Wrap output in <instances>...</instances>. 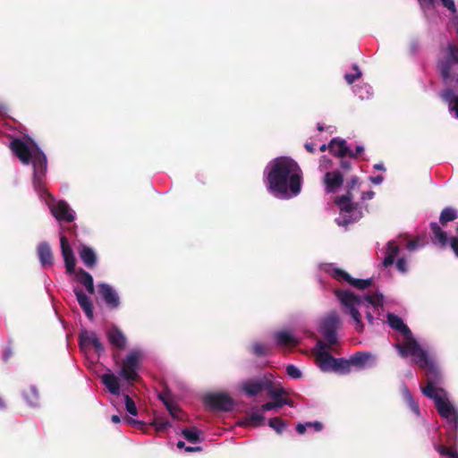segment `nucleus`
<instances>
[{
    "instance_id": "1",
    "label": "nucleus",
    "mask_w": 458,
    "mask_h": 458,
    "mask_svg": "<svg viewBox=\"0 0 458 458\" xmlns=\"http://www.w3.org/2000/svg\"><path fill=\"white\" fill-rule=\"evenodd\" d=\"M302 171L293 159L281 157L271 162L266 183L267 189L283 198L300 194L302 185Z\"/></svg>"
},
{
    "instance_id": "2",
    "label": "nucleus",
    "mask_w": 458,
    "mask_h": 458,
    "mask_svg": "<svg viewBox=\"0 0 458 458\" xmlns=\"http://www.w3.org/2000/svg\"><path fill=\"white\" fill-rule=\"evenodd\" d=\"M10 148L22 164L29 165L30 162L32 163V183L35 191L41 197L47 195L51 201H54L53 196L48 193L44 186V179L47 170V160L43 151L36 144H33L30 148L26 142L18 138L11 141Z\"/></svg>"
},
{
    "instance_id": "3",
    "label": "nucleus",
    "mask_w": 458,
    "mask_h": 458,
    "mask_svg": "<svg viewBox=\"0 0 458 458\" xmlns=\"http://www.w3.org/2000/svg\"><path fill=\"white\" fill-rule=\"evenodd\" d=\"M409 355L412 356V361L420 369L426 370L427 385L422 387V393L427 396L429 389L431 395L438 394L441 387H437L442 383V374L435 360L431 359L427 351L421 346L411 352Z\"/></svg>"
},
{
    "instance_id": "4",
    "label": "nucleus",
    "mask_w": 458,
    "mask_h": 458,
    "mask_svg": "<svg viewBox=\"0 0 458 458\" xmlns=\"http://www.w3.org/2000/svg\"><path fill=\"white\" fill-rule=\"evenodd\" d=\"M457 217V210L452 207H446L440 213L439 224L431 222L429 225L434 235L432 241L434 242H437L441 247H445L449 244L456 257H458V224L455 229L457 236L450 238L447 237V233L441 229L440 225L446 226L449 222L454 221Z\"/></svg>"
},
{
    "instance_id": "5",
    "label": "nucleus",
    "mask_w": 458,
    "mask_h": 458,
    "mask_svg": "<svg viewBox=\"0 0 458 458\" xmlns=\"http://www.w3.org/2000/svg\"><path fill=\"white\" fill-rule=\"evenodd\" d=\"M387 322L393 329L399 331L403 335V342L394 345L402 358H407L411 352L420 346L413 337L411 329L403 323L400 317L389 313L387 315Z\"/></svg>"
},
{
    "instance_id": "6",
    "label": "nucleus",
    "mask_w": 458,
    "mask_h": 458,
    "mask_svg": "<svg viewBox=\"0 0 458 458\" xmlns=\"http://www.w3.org/2000/svg\"><path fill=\"white\" fill-rule=\"evenodd\" d=\"M445 389H440L438 394L431 395L429 389L427 397L433 400L438 414L450 424L454 430H458V409H456L447 398Z\"/></svg>"
},
{
    "instance_id": "7",
    "label": "nucleus",
    "mask_w": 458,
    "mask_h": 458,
    "mask_svg": "<svg viewBox=\"0 0 458 458\" xmlns=\"http://www.w3.org/2000/svg\"><path fill=\"white\" fill-rule=\"evenodd\" d=\"M445 389H440L438 394L431 395L429 389L427 397L433 400L438 414L450 424L454 430H458V409H456L447 398Z\"/></svg>"
},
{
    "instance_id": "8",
    "label": "nucleus",
    "mask_w": 458,
    "mask_h": 458,
    "mask_svg": "<svg viewBox=\"0 0 458 458\" xmlns=\"http://www.w3.org/2000/svg\"><path fill=\"white\" fill-rule=\"evenodd\" d=\"M335 294L341 304L345 308V312L356 322V330L361 333L364 329V326L361 321V315L355 307L362 303L361 296L356 295L348 290H335Z\"/></svg>"
},
{
    "instance_id": "9",
    "label": "nucleus",
    "mask_w": 458,
    "mask_h": 458,
    "mask_svg": "<svg viewBox=\"0 0 458 458\" xmlns=\"http://www.w3.org/2000/svg\"><path fill=\"white\" fill-rule=\"evenodd\" d=\"M458 67V47L449 44L446 47V54L437 63V69L443 81L449 83L454 79V73Z\"/></svg>"
},
{
    "instance_id": "10",
    "label": "nucleus",
    "mask_w": 458,
    "mask_h": 458,
    "mask_svg": "<svg viewBox=\"0 0 458 458\" xmlns=\"http://www.w3.org/2000/svg\"><path fill=\"white\" fill-rule=\"evenodd\" d=\"M142 352L134 349L128 352L121 363L120 376L127 381H137L139 379L138 371L140 369Z\"/></svg>"
},
{
    "instance_id": "11",
    "label": "nucleus",
    "mask_w": 458,
    "mask_h": 458,
    "mask_svg": "<svg viewBox=\"0 0 458 458\" xmlns=\"http://www.w3.org/2000/svg\"><path fill=\"white\" fill-rule=\"evenodd\" d=\"M341 326L340 316L335 310L330 311L321 319L319 332L327 340L328 345H335L338 343L336 333Z\"/></svg>"
},
{
    "instance_id": "12",
    "label": "nucleus",
    "mask_w": 458,
    "mask_h": 458,
    "mask_svg": "<svg viewBox=\"0 0 458 458\" xmlns=\"http://www.w3.org/2000/svg\"><path fill=\"white\" fill-rule=\"evenodd\" d=\"M274 386H276V384L273 381L263 377L245 381L242 384V390L249 397L256 396L262 391H267L268 395L277 396L279 394L277 392H274Z\"/></svg>"
},
{
    "instance_id": "13",
    "label": "nucleus",
    "mask_w": 458,
    "mask_h": 458,
    "mask_svg": "<svg viewBox=\"0 0 458 458\" xmlns=\"http://www.w3.org/2000/svg\"><path fill=\"white\" fill-rule=\"evenodd\" d=\"M203 402L212 411H231L234 408V401L224 392L208 394L204 396Z\"/></svg>"
},
{
    "instance_id": "14",
    "label": "nucleus",
    "mask_w": 458,
    "mask_h": 458,
    "mask_svg": "<svg viewBox=\"0 0 458 458\" xmlns=\"http://www.w3.org/2000/svg\"><path fill=\"white\" fill-rule=\"evenodd\" d=\"M360 184H359V179L357 176H352L351 180L347 182L346 185V193L337 197L335 199V205L338 206L341 212L345 213H351L354 210H356L359 207V204L356 202H353V194L352 191L356 189L359 190Z\"/></svg>"
},
{
    "instance_id": "15",
    "label": "nucleus",
    "mask_w": 458,
    "mask_h": 458,
    "mask_svg": "<svg viewBox=\"0 0 458 458\" xmlns=\"http://www.w3.org/2000/svg\"><path fill=\"white\" fill-rule=\"evenodd\" d=\"M330 346L331 345H328L326 342L319 339L317 341L316 347L312 351L316 357L318 366L324 372L332 371L333 369V360L335 357L328 352Z\"/></svg>"
},
{
    "instance_id": "16",
    "label": "nucleus",
    "mask_w": 458,
    "mask_h": 458,
    "mask_svg": "<svg viewBox=\"0 0 458 458\" xmlns=\"http://www.w3.org/2000/svg\"><path fill=\"white\" fill-rule=\"evenodd\" d=\"M79 344L82 350H86L89 346H93L98 356L105 352L103 344L97 334L93 331H82L79 335Z\"/></svg>"
},
{
    "instance_id": "17",
    "label": "nucleus",
    "mask_w": 458,
    "mask_h": 458,
    "mask_svg": "<svg viewBox=\"0 0 458 458\" xmlns=\"http://www.w3.org/2000/svg\"><path fill=\"white\" fill-rule=\"evenodd\" d=\"M47 205L50 207L52 215L58 221L71 223L74 220L73 212L66 201L59 200L56 204L53 205L47 202Z\"/></svg>"
},
{
    "instance_id": "18",
    "label": "nucleus",
    "mask_w": 458,
    "mask_h": 458,
    "mask_svg": "<svg viewBox=\"0 0 458 458\" xmlns=\"http://www.w3.org/2000/svg\"><path fill=\"white\" fill-rule=\"evenodd\" d=\"M274 392H277L279 395H269L273 401L264 403L260 410L265 412L276 408H281L284 405H292V401L288 398H284L283 395L286 394L285 389L281 386H274Z\"/></svg>"
},
{
    "instance_id": "19",
    "label": "nucleus",
    "mask_w": 458,
    "mask_h": 458,
    "mask_svg": "<svg viewBox=\"0 0 458 458\" xmlns=\"http://www.w3.org/2000/svg\"><path fill=\"white\" fill-rule=\"evenodd\" d=\"M98 293L109 309L114 310L119 307V296L117 293L109 284L106 283L99 284Z\"/></svg>"
},
{
    "instance_id": "20",
    "label": "nucleus",
    "mask_w": 458,
    "mask_h": 458,
    "mask_svg": "<svg viewBox=\"0 0 458 458\" xmlns=\"http://www.w3.org/2000/svg\"><path fill=\"white\" fill-rule=\"evenodd\" d=\"M60 243H61L62 256L64 260L66 272L68 274H72L75 271V263H76L73 250H72L66 236H64V235L61 236Z\"/></svg>"
},
{
    "instance_id": "21",
    "label": "nucleus",
    "mask_w": 458,
    "mask_h": 458,
    "mask_svg": "<svg viewBox=\"0 0 458 458\" xmlns=\"http://www.w3.org/2000/svg\"><path fill=\"white\" fill-rule=\"evenodd\" d=\"M351 366L358 369L372 368L376 365L375 356L369 352H357L350 358Z\"/></svg>"
},
{
    "instance_id": "22",
    "label": "nucleus",
    "mask_w": 458,
    "mask_h": 458,
    "mask_svg": "<svg viewBox=\"0 0 458 458\" xmlns=\"http://www.w3.org/2000/svg\"><path fill=\"white\" fill-rule=\"evenodd\" d=\"M158 398L162 401L170 415L178 420H182L184 417L183 411L177 405V403L173 400L170 393L168 391H164L158 394Z\"/></svg>"
},
{
    "instance_id": "23",
    "label": "nucleus",
    "mask_w": 458,
    "mask_h": 458,
    "mask_svg": "<svg viewBox=\"0 0 458 458\" xmlns=\"http://www.w3.org/2000/svg\"><path fill=\"white\" fill-rule=\"evenodd\" d=\"M324 182L327 192H335L343 185V174L338 170L327 172L324 176Z\"/></svg>"
},
{
    "instance_id": "24",
    "label": "nucleus",
    "mask_w": 458,
    "mask_h": 458,
    "mask_svg": "<svg viewBox=\"0 0 458 458\" xmlns=\"http://www.w3.org/2000/svg\"><path fill=\"white\" fill-rule=\"evenodd\" d=\"M274 339L279 347H295L300 344V340L287 330L276 331L274 334Z\"/></svg>"
},
{
    "instance_id": "25",
    "label": "nucleus",
    "mask_w": 458,
    "mask_h": 458,
    "mask_svg": "<svg viewBox=\"0 0 458 458\" xmlns=\"http://www.w3.org/2000/svg\"><path fill=\"white\" fill-rule=\"evenodd\" d=\"M73 292L76 296L77 301L81 308L82 309V310L84 311L85 315L89 319L92 320L94 317V308L92 301L82 290L75 288Z\"/></svg>"
},
{
    "instance_id": "26",
    "label": "nucleus",
    "mask_w": 458,
    "mask_h": 458,
    "mask_svg": "<svg viewBox=\"0 0 458 458\" xmlns=\"http://www.w3.org/2000/svg\"><path fill=\"white\" fill-rule=\"evenodd\" d=\"M109 343L119 350L126 347L127 339L123 333L116 327H113L106 333Z\"/></svg>"
},
{
    "instance_id": "27",
    "label": "nucleus",
    "mask_w": 458,
    "mask_h": 458,
    "mask_svg": "<svg viewBox=\"0 0 458 458\" xmlns=\"http://www.w3.org/2000/svg\"><path fill=\"white\" fill-rule=\"evenodd\" d=\"M328 150L340 158H343L346 156L349 157L350 148L346 145V141L344 140L339 138H334L328 143Z\"/></svg>"
},
{
    "instance_id": "28",
    "label": "nucleus",
    "mask_w": 458,
    "mask_h": 458,
    "mask_svg": "<svg viewBox=\"0 0 458 458\" xmlns=\"http://www.w3.org/2000/svg\"><path fill=\"white\" fill-rule=\"evenodd\" d=\"M37 252H38L39 261L43 267H47V266L51 267L53 265V260H54L53 252H52L50 245L47 242H43L39 243L37 248Z\"/></svg>"
},
{
    "instance_id": "29",
    "label": "nucleus",
    "mask_w": 458,
    "mask_h": 458,
    "mask_svg": "<svg viewBox=\"0 0 458 458\" xmlns=\"http://www.w3.org/2000/svg\"><path fill=\"white\" fill-rule=\"evenodd\" d=\"M78 252L81 261L87 267L93 268L97 265V255L90 247L81 245Z\"/></svg>"
},
{
    "instance_id": "30",
    "label": "nucleus",
    "mask_w": 458,
    "mask_h": 458,
    "mask_svg": "<svg viewBox=\"0 0 458 458\" xmlns=\"http://www.w3.org/2000/svg\"><path fill=\"white\" fill-rule=\"evenodd\" d=\"M77 280L86 288L89 294L95 293V286L92 276L82 268H79L76 271Z\"/></svg>"
},
{
    "instance_id": "31",
    "label": "nucleus",
    "mask_w": 458,
    "mask_h": 458,
    "mask_svg": "<svg viewBox=\"0 0 458 458\" xmlns=\"http://www.w3.org/2000/svg\"><path fill=\"white\" fill-rule=\"evenodd\" d=\"M101 381L111 394H119L120 384L117 377L112 373H106L101 377Z\"/></svg>"
},
{
    "instance_id": "32",
    "label": "nucleus",
    "mask_w": 458,
    "mask_h": 458,
    "mask_svg": "<svg viewBox=\"0 0 458 458\" xmlns=\"http://www.w3.org/2000/svg\"><path fill=\"white\" fill-rule=\"evenodd\" d=\"M399 253V247L394 241L387 242L386 257L382 262L384 267H388L393 265L396 256Z\"/></svg>"
},
{
    "instance_id": "33",
    "label": "nucleus",
    "mask_w": 458,
    "mask_h": 458,
    "mask_svg": "<svg viewBox=\"0 0 458 458\" xmlns=\"http://www.w3.org/2000/svg\"><path fill=\"white\" fill-rule=\"evenodd\" d=\"M442 98L450 106V110L455 113L458 118V96H456L453 89H446L441 93Z\"/></svg>"
},
{
    "instance_id": "34",
    "label": "nucleus",
    "mask_w": 458,
    "mask_h": 458,
    "mask_svg": "<svg viewBox=\"0 0 458 458\" xmlns=\"http://www.w3.org/2000/svg\"><path fill=\"white\" fill-rule=\"evenodd\" d=\"M332 371L340 374H348L351 371V361L350 359L346 360L344 358H335L333 360V369Z\"/></svg>"
},
{
    "instance_id": "35",
    "label": "nucleus",
    "mask_w": 458,
    "mask_h": 458,
    "mask_svg": "<svg viewBox=\"0 0 458 458\" xmlns=\"http://www.w3.org/2000/svg\"><path fill=\"white\" fill-rule=\"evenodd\" d=\"M23 396L30 406H35L38 404V392L35 386H29L26 390H24Z\"/></svg>"
},
{
    "instance_id": "36",
    "label": "nucleus",
    "mask_w": 458,
    "mask_h": 458,
    "mask_svg": "<svg viewBox=\"0 0 458 458\" xmlns=\"http://www.w3.org/2000/svg\"><path fill=\"white\" fill-rule=\"evenodd\" d=\"M437 453L445 458H458V452L450 446L445 445H437L435 446Z\"/></svg>"
},
{
    "instance_id": "37",
    "label": "nucleus",
    "mask_w": 458,
    "mask_h": 458,
    "mask_svg": "<svg viewBox=\"0 0 458 458\" xmlns=\"http://www.w3.org/2000/svg\"><path fill=\"white\" fill-rule=\"evenodd\" d=\"M199 433L200 431L195 427L191 428H184L182 431V435L184 438L191 443H197L199 441Z\"/></svg>"
},
{
    "instance_id": "38",
    "label": "nucleus",
    "mask_w": 458,
    "mask_h": 458,
    "mask_svg": "<svg viewBox=\"0 0 458 458\" xmlns=\"http://www.w3.org/2000/svg\"><path fill=\"white\" fill-rule=\"evenodd\" d=\"M268 426L277 434H282L286 428L285 422L280 417H274L268 420Z\"/></svg>"
},
{
    "instance_id": "39",
    "label": "nucleus",
    "mask_w": 458,
    "mask_h": 458,
    "mask_svg": "<svg viewBox=\"0 0 458 458\" xmlns=\"http://www.w3.org/2000/svg\"><path fill=\"white\" fill-rule=\"evenodd\" d=\"M361 299L362 301H366L373 307H381L383 305V294L379 293L364 295Z\"/></svg>"
},
{
    "instance_id": "40",
    "label": "nucleus",
    "mask_w": 458,
    "mask_h": 458,
    "mask_svg": "<svg viewBox=\"0 0 458 458\" xmlns=\"http://www.w3.org/2000/svg\"><path fill=\"white\" fill-rule=\"evenodd\" d=\"M265 417L262 412L255 411L248 415L246 420L253 427L261 426L264 422Z\"/></svg>"
},
{
    "instance_id": "41",
    "label": "nucleus",
    "mask_w": 458,
    "mask_h": 458,
    "mask_svg": "<svg viewBox=\"0 0 458 458\" xmlns=\"http://www.w3.org/2000/svg\"><path fill=\"white\" fill-rule=\"evenodd\" d=\"M270 348L261 343H254L252 344V352L258 357L267 356L270 353Z\"/></svg>"
},
{
    "instance_id": "42",
    "label": "nucleus",
    "mask_w": 458,
    "mask_h": 458,
    "mask_svg": "<svg viewBox=\"0 0 458 458\" xmlns=\"http://www.w3.org/2000/svg\"><path fill=\"white\" fill-rule=\"evenodd\" d=\"M373 284L372 278L368 279H354L352 278L350 284L359 290H364L370 287Z\"/></svg>"
},
{
    "instance_id": "43",
    "label": "nucleus",
    "mask_w": 458,
    "mask_h": 458,
    "mask_svg": "<svg viewBox=\"0 0 458 458\" xmlns=\"http://www.w3.org/2000/svg\"><path fill=\"white\" fill-rule=\"evenodd\" d=\"M331 276L338 281H346L350 284L352 276L341 268H334L331 272Z\"/></svg>"
},
{
    "instance_id": "44",
    "label": "nucleus",
    "mask_w": 458,
    "mask_h": 458,
    "mask_svg": "<svg viewBox=\"0 0 458 458\" xmlns=\"http://www.w3.org/2000/svg\"><path fill=\"white\" fill-rule=\"evenodd\" d=\"M152 425L155 427V429L157 432H160L165 430L167 427H169L170 423L164 418L157 417L154 419Z\"/></svg>"
},
{
    "instance_id": "45",
    "label": "nucleus",
    "mask_w": 458,
    "mask_h": 458,
    "mask_svg": "<svg viewBox=\"0 0 458 458\" xmlns=\"http://www.w3.org/2000/svg\"><path fill=\"white\" fill-rule=\"evenodd\" d=\"M124 401L126 411L130 414L136 416L138 414V410L134 401L128 394H124Z\"/></svg>"
},
{
    "instance_id": "46",
    "label": "nucleus",
    "mask_w": 458,
    "mask_h": 458,
    "mask_svg": "<svg viewBox=\"0 0 458 458\" xmlns=\"http://www.w3.org/2000/svg\"><path fill=\"white\" fill-rule=\"evenodd\" d=\"M353 69L356 71L355 73H346L344 75V79L348 84H352L356 80H358L361 76V72L359 70L356 64L353 65Z\"/></svg>"
},
{
    "instance_id": "47",
    "label": "nucleus",
    "mask_w": 458,
    "mask_h": 458,
    "mask_svg": "<svg viewBox=\"0 0 458 458\" xmlns=\"http://www.w3.org/2000/svg\"><path fill=\"white\" fill-rule=\"evenodd\" d=\"M286 374L290 377L294 378V379L301 377V375H302L301 370L293 364H290L286 367Z\"/></svg>"
},
{
    "instance_id": "48",
    "label": "nucleus",
    "mask_w": 458,
    "mask_h": 458,
    "mask_svg": "<svg viewBox=\"0 0 458 458\" xmlns=\"http://www.w3.org/2000/svg\"><path fill=\"white\" fill-rule=\"evenodd\" d=\"M420 48V43L418 39H412L409 44V53L416 55Z\"/></svg>"
},
{
    "instance_id": "49",
    "label": "nucleus",
    "mask_w": 458,
    "mask_h": 458,
    "mask_svg": "<svg viewBox=\"0 0 458 458\" xmlns=\"http://www.w3.org/2000/svg\"><path fill=\"white\" fill-rule=\"evenodd\" d=\"M396 267L400 272L405 273L407 271V263H406L405 259H403V258L398 259L396 261Z\"/></svg>"
},
{
    "instance_id": "50",
    "label": "nucleus",
    "mask_w": 458,
    "mask_h": 458,
    "mask_svg": "<svg viewBox=\"0 0 458 458\" xmlns=\"http://www.w3.org/2000/svg\"><path fill=\"white\" fill-rule=\"evenodd\" d=\"M442 4L453 13H456V7L454 0H440Z\"/></svg>"
},
{
    "instance_id": "51",
    "label": "nucleus",
    "mask_w": 458,
    "mask_h": 458,
    "mask_svg": "<svg viewBox=\"0 0 458 458\" xmlns=\"http://www.w3.org/2000/svg\"><path fill=\"white\" fill-rule=\"evenodd\" d=\"M123 420L128 423L129 425H131V426H140L142 427L144 425V423L142 421H140V420H136L131 417H128V416H125L123 418Z\"/></svg>"
},
{
    "instance_id": "52",
    "label": "nucleus",
    "mask_w": 458,
    "mask_h": 458,
    "mask_svg": "<svg viewBox=\"0 0 458 458\" xmlns=\"http://www.w3.org/2000/svg\"><path fill=\"white\" fill-rule=\"evenodd\" d=\"M363 151H364V148L362 146H357L354 152L350 149L349 157H352V158H356L361 153H363Z\"/></svg>"
},
{
    "instance_id": "53",
    "label": "nucleus",
    "mask_w": 458,
    "mask_h": 458,
    "mask_svg": "<svg viewBox=\"0 0 458 458\" xmlns=\"http://www.w3.org/2000/svg\"><path fill=\"white\" fill-rule=\"evenodd\" d=\"M419 246V242L417 239L411 240L407 242L406 248L409 251L415 250Z\"/></svg>"
},
{
    "instance_id": "54",
    "label": "nucleus",
    "mask_w": 458,
    "mask_h": 458,
    "mask_svg": "<svg viewBox=\"0 0 458 458\" xmlns=\"http://www.w3.org/2000/svg\"><path fill=\"white\" fill-rule=\"evenodd\" d=\"M306 425L308 427L313 428L317 432H319L323 429V424L319 421L307 422Z\"/></svg>"
},
{
    "instance_id": "55",
    "label": "nucleus",
    "mask_w": 458,
    "mask_h": 458,
    "mask_svg": "<svg viewBox=\"0 0 458 458\" xmlns=\"http://www.w3.org/2000/svg\"><path fill=\"white\" fill-rule=\"evenodd\" d=\"M340 167L344 172H349L352 169V163L347 160H341L340 162Z\"/></svg>"
},
{
    "instance_id": "56",
    "label": "nucleus",
    "mask_w": 458,
    "mask_h": 458,
    "mask_svg": "<svg viewBox=\"0 0 458 458\" xmlns=\"http://www.w3.org/2000/svg\"><path fill=\"white\" fill-rule=\"evenodd\" d=\"M375 195V192L373 191H363L361 193V199L365 200V199H371Z\"/></svg>"
},
{
    "instance_id": "57",
    "label": "nucleus",
    "mask_w": 458,
    "mask_h": 458,
    "mask_svg": "<svg viewBox=\"0 0 458 458\" xmlns=\"http://www.w3.org/2000/svg\"><path fill=\"white\" fill-rule=\"evenodd\" d=\"M13 355V350L10 347H7L3 354V360L7 361Z\"/></svg>"
},
{
    "instance_id": "58",
    "label": "nucleus",
    "mask_w": 458,
    "mask_h": 458,
    "mask_svg": "<svg viewBox=\"0 0 458 458\" xmlns=\"http://www.w3.org/2000/svg\"><path fill=\"white\" fill-rule=\"evenodd\" d=\"M308 426L305 424H301V423H298L296 425V431L300 434V435H302L306 432V428Z\"/></svg>"
},
{
    "instance_id": "59",
    "label": "nucleus",
    "mask_w": 458,
    "mask_h": 458,
    "mask_svg": "<svg viewBox=\"0 0 458 458\" xmlns=\"http://www.w3.org/2000/svg\"><path fill=\"white\" fill-rule=\"evenodd\" d=\"M384 180V177L382 175H377V176H371L370 182L374 184H380Z\"/></svg>"
},
{
    "instance_id": "60",
    "label": "nucleus",
    "mask_w": 458,
    "mask_h": 458,
    "mask_svg": "<svg viewBox=\"0 0 458 458\" xmlns=\"http://www.w3.org/2000/svg\"><path fill=\"white\" fill-rule=\"evenodd\" d=\"M201 450H202V448L200 446H186L185 447V451L189 452V453L199 452Z\"/></svg>"
},
{
    "instance_id": "61",
    "label": "nucleus",
    "mask_w": 458,
    "mask_h": 458,
    "mask_svg": "<svg viewBox=\"0 0 458 458\" xmlns=\"http://www.w3.org/2000/svg\"><path fill=\"white\" fill-rule=\"evenodd\" d=\"M304 148L309 153H314L315 151L314 146L311 142H306Z\"/></svg>"
},
{
    "instance_id": "62",
    "label": "nucleus",
    "mask_w": 458,
    "mask_h": 458,
    "mask_svg": "<svg viewBox=\"0 0 458 458\" xmlns=\"http://www.w3.org/2000/svg\"><path fill=\"white\" fill-rule=\"evenodd\" d=\"M111 420H112V422H114V423L117 424V423H120V422H121V418H120L118 415L114 414V415H112V417H111Z\"/></svg>"
},
{
    "instance_id": "63",
    "label": "nucleus",
    "mask_w": 458,
    "mask_h": 458,
    "mask_svg": "<svg viewBox=\"0 0 458 458\" xmlns=\"http://www.w3.org/2000/svg\"><path fill=\"white\" fill-rule=\"evenodd\" d=\"M374 169L379 170V171H385L386 168L383 164H376L374 165Z\"/></svg>"
},
{
    "instance_id": "64",
    "label": "nucleus",
    "mask_w": 458,
    "mask_h": 458,
    "mask_svg": "<svg viewBox=\"0 0 458 458\" xmlns=\"http://www.w3.org/2000/svg\"><path fill=\"white\" fill-rule=\"evenodd\" d=\"M366 318L368 319V321H369V323H373V319H374V318H373V315H372L370 312H368V313L366 314Z\"/></svg>"
}]
</instances>
